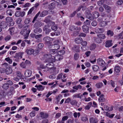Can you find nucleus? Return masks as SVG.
Returning <instances> with one entry per match:
<instances>
[{"label":"nucleus","mask_w":123,"mask_h":123,"mask_svg":"<svg viewBox=\"0 0 123 123\" xmlns=\"http://www.w3.org/2000/svg\"><path fill=\"white\" fill-rule=\"evenodd\" d=\"M61 55H56L54 56H52V55H48L47 54H45L44 55V57L45 60L46 62H47L49 61V62H55V60L56 61H60L62 60L63 58V56L62 55L64 53L65 51L63 50H61Z\"/></svg>","instance_id":"1"},{"label":"nucleus","mask_w":123,"mask_h":123,"mask_svg":"<svg viewBox=\"0 0 123 123\" xmlns=\"http://www.w3.org/2000/svg\"><path fill=\"white\" fill-rule=\"evenodd\" d=\"M43 40L46 44L48 45L49 47L50 48V46L52 44L51 41L53 40V39L49 37H44L43 38Z\"/></svg>","instance_id":"2"},{"label":"nucleus","mask_w":123,"mask_h":123,"mask_svg":"<svg viewBox=\"0 0 123 123\" xmlns=\"http://www.w3.org/2000/svg\"><path fill=\"white\" fill-rule=\"evenodd\" d=\"M44 59L45 60V61H44V62H49L47 64H46V70H47L48 71H49L50 70H52V68L53 66V62H52V63L51 62H49V61H48L47 62H46L45 60L46 59H45L44 57Z\"/></svg>","instance_id":"3"},{"label":"nucleus","mask_w":123,"mask_h":123,"mask_svg":"<svg viewBox=\"0 0 123 123\" xmlns=\"http://www.w3.org/2000/svg\"><path fill=\"white\" fill-rule=\"evenodd\" d=\"M30 32V30L29 29L27 31V29H24V30L22 31L20 33L21 34H23L24 36L25 34V37L24 38L25 39H26L27 38Z\"/></svg>","instance_id":"4"},{"label":"nucleus","mask_w":123,"mask_h":123,"mask_svg":"<svg viewBox=\"0 0 123 123\" xmlns=\"http://www.w3.org/2000/svg\"><path fill=\"white\" fill-rule=\"evenodd\" d=\"M34 51V49L31 48H27L25 51V52L29 55H30L32 54Z\"/></svg>","instance_id":"5"},{"label":"nucleus","mask_w":123,"mask_h":123,"mask_svg":"<svg viewBox=\"0 0 123 123\" xmlns=\"http://www.w3.org/2000/svg\"><path fill=\"white\" fill-rule=\"evenodd\" d=\"M97 62L98 64L101 66H103L105 64V61L101 58H99L98 59Z\"/></svg>","instance_id":"6"},{"label":"nucleus","mask_w":123,"mask_h":123,"mask_svg":"<svg viewBox=\"0 0 123 123\" xmlns=\"http://www.w3.org/2000/svg\"><path fill=\"white\" fill-rule=\"evenodd\" d=\"M112 40L107 41L105 43V46L106 47L109 48L112 46L113 45Z\"/></svg>","instance_id":"7"},{"label":"nucleus","mask_w":123,"mask_h":123,"mask_svg":"<svg viewBox=\"0 0 123 123\" xmlns=\"http://www.w3.org/2000/svg\"><path fill=\"white\" fill-rule=\"evenodd\" d=\"M82 29L83 31L85 33H87L89 32V28L87 25H84L82 26Z\"/></svg>","instance_id":"8"},{"label":"nucleus","mask_w":123,"mask_h":123,"mask_svg":"<svg viewBox=\"0 0 123 123\" xmlns=\"http://www.w3.org/2000/svg\"><path fill=\"white\" fill-rule=\"evenodd\" d=\"M99 13L96 11L93 12L92 13V17L93 20L94 18H96L98 17L99 16Z\"/></svg>","instance_id":"9"},{"label":"nucleus","mask_w":123,"mask_h":123,"mask_svg":"<svg viewBox=\"0 0 123 123\" xmlns=\"http://www.w3.org/2000/svg\"><path fill=\"white\" fill-rule=\"evenodd\" d=\"M121 70V68L118 65H116L115 66L114 68V71L116 72L119 73L120 72Z\"/></svg>","instance_id":"10"},{"label":"nucleus","mask_w":123,"mask_h":123,"mask_svg":"<svg viewBox=\"0 0 123 123\" xmlns=\"http://www.w3.org/2000/svg\"><path fill=\"white\" fill-rule=\"evenodd\" d=\"M12 72V70L10 66L8 68H6L5 72L7 74H11Z\"/></svg>","instance_id":"11"},{"label":"nucleus","mask_w":123,"mask_h":123,"mask_svg":"<svg viewBox=\"0 0 123 123\" xmlns=\"http://www.w3.org/2000/svg\"><path fill=\"white\" fill-rule=\"evenodd\" d=\"M31 75V71L28 70H26L25 73V75L26 77H29Z\"/></svg>","instance_id":"12"},{"label":"nucleus","mask_w":123,"mask_h":123,"mask_svg":"<svg viewBox=\"0 0 123 123\" xmlns=\"http://www.w3.org/2000/svg\"><path fill=\"white\" fill-rule=\"evenodd\" d=\"M42 31V29L39 28L37 27L34 30V32L35 33L39 34L41 33Z\"/></svg>","instance_id":"13"},{"label":"nucleus","mask_w":123,"mask_h":123,"mask_svg":"<svg viewBox=\"0 0 123 123\" xmlns=\"http://www.w3.org/2000/svg\"><path fill=\"white\" fill-rule=\"evenodd\" d=\"M95 32L97 33H103L104 31V30L103 28H95Z\"/></svg>","instance_id":"14"},{"label":"nucleus","mask_w":123,"mask_h":123,"mask_svg":"<svg viewBox=\"0 0 123 123\" xmlns=\"http://www.w3.org/2000/svg\"><path fill=\"white\" fill-rule=\"evenodd\" d=\"M35 87L37 88V90L39 91H42L44 89V86H43L41 85H36L35 86Z\"/></svg>","instance_id":"15"},{"label":"nucleus","mask_w":123,"mask_h":123,"mask_svg":"<svg viewBox=\"0 0 123 123\" xmlns=\"http://www.w3.org/2000/svg\"><path fill=\"white\" fill-rule=\"evenodd\" d=\"M41 117L43 118H46L48 117V115L47 113L43 112H41L40 113Z\"/></svg>","instance_id":"16"},{"label":"nucleus","mask_w":123,"mask_h":123,"mask_svg":"<svg viewBox=\"0 0 123 123\" xmlns=\"http://www.w3.org/2000/svg\"><path fill=\"white\" fill-rule=\"evenodd\" d=\"M7 24L5 21L2 22L0 25V27L2 28H6L7 26Z\"/></svg>","instance_id":"17"},{"label":"nucleus","mask_w":123,"mask_h":123,"mask_svg":"<svg viewBox=\"0 0 123 123\" xmlns=\"http://www.w3.org/2000/svg\"><path fill=\"white\" fill-rule=\"evenodd\" d=\"M104 95L103 94H101L99 96V98L98 99V100L100 102H104L105 101V99L104 98Z\"/></svg>","instance_id":"18"},{"label":"nucleus","mask_w":123,"mask_h":123,"mask_svg":"<svg viewBox=\"0 0 123 123\" xmlns=\"http://www.w3.org/2000/svg\"><path fill=\"white\" fill-rule=\"evenodd\" d=\"M92 69L94 71L96 72L99 70V68L98 66L96 65H94L93 66Z\"/></svg>","instance_id":"19"},{"label":"nucleus","mask_w":123,"mask_h":123,"mask_svg":"<svg viewBox=\"0 0 123 123\" xmlns=\"http://www.w3.org/2000/svg\"><path fill=\"white\" fill-rule=\"evenodd\" d=\"M90 123H97L98 120L96 118L92 117L90 119Z\"/></svg>","instance_id":"20"},{"label":"nucleus","mask_w":123,"mask_h":123,"mask_svg":"<svg viewBox=\"0 0 123 123\" xmlns=\"http://www.w3.org/2000/svg\"><path fill=\"white\" fill-rule=\"evenodd\" d=\"M103 6L107 12H109L110 11L111 7L110 6L106 4L103 5Z\"/></svg>","instance_id":"21"},{"label":"nucleus","mask_w":123,"mask_h":123,"mask_svg":"<svg viewBox=\"0 0 123 123\" xmlns=\"http://www.w3.org/2000/svg\"><path fill=\"white\" fill-rule=\"evenodd\" d=\"M24 53L22 52H20L16 54V56L17 57H18L20 59L22 58V56L24 54Z\"/></svg>","instance_id":"22"},{"label":"nucleus","mask_w":123,"mask_h":123,"mask_svg":"<svg viewBox=\"0 0 123 123\" xmlns=\"http://www.w3.org/2000/svg\"><path fill=\"white\" fill-rule=\"evenodd\" d=\"M55 7V3L54 2H53L50 4L48 6L49 8L51 10L54 9Z\"/></svg>","instance_id":"23"},{"label":"nucleus","mask_w":123,"mask_h":123,"mask_svg":"<svg viewBox=\"0 0 123 123\" xmlns=\"http://www.w3.org/2000/svg\"><path fill=\"white\" fill-rule=\"evenodd\" d=\"M82 39L81 37L76 38L75 39V41L76 43L77 44H80L82 41Z\"/></svg>","instance_id":"24"},{"label":"nucleus","mask_w":123,"mask_h":123,"mask_svg":"<svg viewBox=\"0 0 123 123\" xmlns=\"http://www.w3.org/2000/svg\"><path fill=\"white\" fill-rule=\"evenodd\" d=\"M80 47L79 46H74L72 48L76 52H79L80 51Z\"/></svg>","instance_id":"25"},{"label":"nucleus","mask_w":123,"mask_h":123,"mask_svg":"<svg viewBox=\"0 0 123 123\" xmlns=\"http://www.w3.org/2000/svg\"><path fill=\"white\" fill-rule=\"evenodd\" d=\"M2 87L4 89H7L9 88V85L6 83L3 84Z\"/></svg>","instance_id":"26"},{"label":"nucleus","mask_w":123,"mask_h":123,"mask_svg":"<svg viewBox=\"0 0 123 123\" xmlns=\"http://www.w3.org/2000/svg\"><path fill=\"white\" fill-rule=\"evenodd\" d=\"M48 12L46 10L44 11H43L40 14V16L41 17H44L48 14Z\"/></svg>","instance_id":"27"},{"label":"nucleus","mask_w":123,"mask_h":123,"mask_svg":"<svg viewBox=\"0 0 123 123\" xmlns=\"http://www.w3.org/2000/svg\"><path fill=\"white\" fill-rule=\"evenodd\" d=\"M98 37L100 39H104L106 38L105 35L103 34H100L97 35Z\"/></svg>","instance_id":"28"},{"label":"nucleus","mask_w":123,"mask_h":123,"mask_svg":"<svg viewBox=\"0 0 123 123\" xmlns=\"http://www.w3.org/2000/svg\"><path fill=\"white\" fill-rule=\"evenodd\" d=\"M57 51L55 49H51L50 50V55H54L57 53Z\"/></svg>","instance_id":"29"},{"label":"nucleus","mask_w":123,"mask_h":123,"mask_svg":"<svg viewBox=\"0 0 123 123\" xmlns=\"http://www.w3.org/2000/svg\"><path fill=\"white\" fill-rule=\"evenodd\" d=\"M73 88L76 90H78L79 89H80L82 88V86L80 85L78 86H74L73 87Z\"/></svg>","instance_id":"30"},{"label":"nucleus","mask_w":123,"mask_h":123,"mask_svg":"<svg viewBox=\"0 0 123 123\" xmlns=\"http://www.w3.org/2000/svg\"><path fill=\"white\" fill-rule=\"evenodd\" d=\"M52 24L53 25L51 26V29L53 30L56 31L57 29V26L55 24V23L53 22H51Z\"/></svg>","instance_id":"31"},{"label":"nucleus","mask_w":123,"mask_h":123,"mask_svg":"<svg viewBox=\"0 0 123 123\" xmlns=\"http://www.w3.org/2000/svg\"><path fill=\"white\" fill-rule=\"evenodd\" d=\"M103 86V84L102 82H99L96 84L95 86L97 88H100L102 87Z\"/></svg>","instance_id":"32"},{"label":"nucleus","mask_w":123,"mask_h":123,"mask_svg":"<svg viewBox=\"0 0 123 123\" xmlns=\"http://www.w3.org/2000/svg\"><path fill=\"white\" fill-rule=\"evenodd\" d=\"M107 34L108 36H109L111 37L113 35L114 33L112 31L109 30L107 31Z\"/></svg>","instance_id":"33"},{"label":"nucleus","mask_w":123,"mask_h":123,"mask_svg":"<svg viewBox=\"0 0 123 123\" xmlns=\"http://www.w3.org/2000/svg\"><path fill=\"white\" fill-rule=\"evenodd\" d=\"M58 81H55V83H55L54 82L48 84V85H53L52 86H51V87H55V86L56 85H58V84L57 83Z\"/></svg>","instance_id":"34"},{"label":"nucleus","mask_w":123,"mask_h":123,"mask_svg":"<svg viewBox=\"0 0 123 123\" xmlns=\"http://www.w3.org/2000/svg\"><path fill=\"white\" fill-rule=\"evenodd\" d=\"M86 17L87 18L91 20H93V19L92 17V15L90 13H89L87 14V15H86Z\"/></svg>","instance_id":"35"},{"label":"nucleus","mask_w":123,"mask_h":123,"mask_svg":"<svg viewBox=\"0 0 123 123\" xmlns=\"http://www.w3.org/2000/svg\"><path fill=\"white\" fill-rule=\"evenodd\" d=\"M62 43L59 40H57L54 41V45L60 44Z\"/></svg>","instance_id":"36"},{"label":"nucleus","mask_w":123,"mask_h":123,"mask_svg":"<svg viewBox=\"0 0 123 123\" xmlns=\"http://www.w3.org/2000/svg\"><path fill=\"white\" fill-rule=\"evenodd\" d=\"M107 24V22L106 21H104L100 23V26L104 27L106 26Z\"/></svg>","instance_id":"37"},{"label":"nucleus","mask_w":123,"mask_h":123,"mask_svg":"<svg viewBox=\"0 0 123 123\" xmlns=\"http://www.w3.org/2000/svg\"><path fill=\"white\" fill-rule=\"evenodd\" d=\"M6 20L7 22L9 23L12 22V19L11 17H8L6 18Z\"/></svg>","instance_id":"38"},{"label":"nucleus","mask_w":123,"mask_h":123,"mask_svg":"<svg viewBox=\"0 0 123 123\" xmlns=\"http://www.w3.org/2000/svg\"><path fill=\"white\" fill-rule=\"evenodd\" d=\"M96 44H92L90 46V50H93L95 48Z\"/></svg>","instance_id":"39"},{"label":"nucleus","mask_w":123,"mask_h":123,"mask_svg":"<svg viewBox=\"0 0 123 123\" xmlns=\"http://www.w3.org/2000/svg\"><path fill=\"white\" fill-rule=\"evenodd\" d=\"M70 103L72 105H76L77 104V102L75 100H72Z\"/></svg>","instance_id":"40"},{"label":"nucleus","mask_w":123,"mask_h":123,"mask_svg":"<svg viewBox=\"0 0 123 123\" xmlns=\"http://www.w3.org/2000/svg\"><path fill=\"white\" fill-rule=\"evenodd\" d=\"M14 29L13 27L11 28L8 30V31L9 32L10 34L11 35H12L13 33L14 32Z\"/></svg>","instance_id":"41"},{"label":"nucleus","mask_w":123,"mask_h":123,"mask_svg":"<svg viewBox=\"0 0 123 123\" xmlns=\"http://www.w3.org/2000/svg\"><path fill=\"white\" fill-rule=\"evenodd\" d=\"M12 12L13 11L10 9H9L6 11V13L7 14L11 16H12Z\"/></svg>","instance_id":"42"},{"label":"nucleus","mask_w":123,"mask_h":123,"mask_svg":"<svg viewBox=\"0 0 123 123\" xmlns=\"http://www.w3.org/2000/svg\"><path fill=\"white\" fill-rule=\"evenodd\" d=\"M5 60L7 62H8L10 64L12 62V60L9 57H8L5 58Z\"/></svg>","instance_id":"43"},{"label":"nucleus","mask_w":123,"mask_h":123,"mask_svg":"<svg viewBox=\"0 0 123 123\" xmlns=\"http://www.w3.org/2000/svg\"><path fill=\"white\" fill-rule=\"evenodd\" d=\"M60 44L58 45H54L52 44V46H54L55 49L56 50L59 49L60 47Z\"/></svg>","instance_id":"44"},{"label":"nucleus","mask_w":123,"mask_h":123,"mask_svg":"<svg viewBox=\"0 0 123 123\" xmlns=\"http://www.w3.org/2000/svg\"><path fill=\"white\" fill-rule=\"evenodd\" d=\"M81 120L83 122H85L88 120V119L86 117H81Z\"/></svg>","instance_id":"45"},{"label":"nucleus","mask_w":123,"mask_h":123,"mask_svg":"<svg viewBox=\"0 0 123 123\" xmlns=\"http://www.w3.org/2000/svg\"><path fill=\"white\" fill-rule=\"evenodd\" d=\"M20 11H18L16 12L15 13V16L16 17H19L20 16Z\"/></svg>","instance_id":"46"},{"label":"nucleus","mask_w":123,"mask_h":123,"mask_svg":"<svg viewBox=\"0 0 123 123\" xmlns=\"http://www.w3.org/2000/svg\"><path fill=\"white\" fill-rule=\"evenodd\" d=\"M19 75H20L18 76L19 77V78L17 77H15L14 78V80L17 81H18L19 79H20L21 77V74H20Z\"/></svg>","instance_id":"47"},{"label":"nucleus","mask_w":123,"mask_h":123,"mask_svg":"<svg viewBox=\"0 0 123 123\" xmlns=\"http://www.w3.org/2000/svg\"><path fill=\"white\" fill-rule=\"evenodd\" d=\"M63 74L62 73H61L59 74L57 76L56 79L57 80H59L60 79H62Z\"/></svg>","instance_id":"48"},{"label":"nucleus","mask_w":123,"mask_h":123,"mask_svg":"<svg viewBox=\"0 0 123 123\" xmlns=\"http://www.w3.org/2000/svg\"><path fill=\"white\" fill-rule=\"evenodd\" d=\"M20 66L21 67L24 68H25L26 66L25 63L23 62H22L20 64Z\"/></svg>","instance_id":"49"},{"label":"nucleus","mask_w":123,"mask_h":123,"mask_svg":"<svg viewBox=\"0 0 123 123\" xmlns=\"http://www.w3.org/2000/svg\"><path fill=\"white\" fill-rule=\"evenodd\" d=\"M76 29L75 27L74 26L71 25L69 28V29L71 31H73Z\"/></svg>","instance_id":"50"},{"label":"nucleus","mask_w":123,"mask_h":123,"mask_svg":"<svg viewBox=\"0 0 123 123\" xmlns=\"http://www.w3.org/2000/svg\"><path fill=\"white\" fill-rule=\"evenodd\" d=\"M81 45L83 46H86L87 44V42L86 41H84L82 40V41L81 42Z\"/></svg>","instance_id":"51"},{"label":"nucleus","mask_w":123,"mask_h":123,"mask_svg":"<svg viewBox=\"0 0 123 123\" xmlns=\"http://www.w3.org/2000/svg\"><path fill=\"white\" fill-rule=\"evenodd\" d=\"M35 115V111H32L30 113V116L31 117L34 116Z\"/></svg>","instance_id":"52"},{"label":"nucleus","mask_w":123,"mask_h":123,"mask_svg":"<svg viewBox=\"0 0 123 123\" xmlns=\"http://www.w3.org/2000/svg\"><path fill=\"white\" fill-rule=\"evenodd\" d=\"M74 57L75 60H77L79 58V55L77 53H75L74 54Z\"/></svg>","instance_id":"53"},{"label":"nucleus","mask_w":123,"mask_h":123,"mask_svg":"<svg viewBox=\"0 0 123 123\" xmlns=\"http://www.w3.org/2000/svg\"><path fill=\"white\" fill-rule=\"evenodd\" d=\"M44 46V44L42 43H40L38 45V47L39 48H42Z\"/></svg>","instance_id":"54"},{"label":"nucleus","mask_w":123,"mask_h":123,"mask_svg":"<svg viewBox=\"0 0 123 123\" xmlns=\"http://www.w3.org/2000/svg\"><path fill=\"white\" fill-rule=\"evenodd\" d=\"M71 99L70 98H67L65 101V103H69L71 102Z\"/></svg>","instance_id":"55"},{"label":"nucleus","mask_w":123,"mask_h":123,"mask_svg":"<svg viewBox=\"0 0 123 123\" xmlns=\"http://www.w3.org/2000/svg\"><path fill=\"white\" fill-rule=\"evenodd\" d=\"M10 39L11 36L9 35H8L5 37V40L6 41H7L10 40Z\"/></svg>","instance_id":"56"},{"label":"nucleus","mask_w":123,"mask_h":123,"mask_svg":"<svg viewBox=\"0 0 123 123\" xmlns=\"http://www.w3.org/2000/svg\"><path fill=\"white\" fill-rule=\"evenodd\" d=\"M34 8L33 7H32V8H31L29 10V11H28V14H31V12H32V11H33L34 10Z\"/></svg>","instance_id":"57"},{"label":"nucleus","mask_w":123,"mask_h":123,"mask_svg":"<svg viewBox=\"0 0 123 123\" xmlns=\"http://www.w3.org/2000/svg\"><path fill=\"white\" fill-rule=\"evenodd\" d=\"M3 66L5 68H8L10 66L9 65H8V64L6 63L3 64Z\"/></svg>","instance_id":"58"},{"label":"nucleus","mask_w":123,"mask_h":123,"mask_svg":"<svg viewBox=\"0 0 123 123\" xmlns=\"http://www.w3.org/2000/svg\"><path fill=\"white\" fill-rule=\"evenodd\" d=\"M84 23L86 25H88L90 24L91 21L90 20L87 19L84 22Z\"/></svg>","instance_id":"59"},{"label":"nucleus","mask_w":123,"mask_h":123,"mask_svg":"<svg viewBox=\"0 0 123 123\" xmlns=\"http://www.w3.org/2000/svg\"><path fill=\"white\" fill-rule=\"evenodd\" d=\"M61 0L64 5H66L68 3L67 0Z\"/></svg>","instance_id":"60"},{"label":"nucleus","mask_w":123,"mask_h":123,"mask_svg":"<svg viewBox=\"0 0 123 123\" xmlns=\"http://www.w3.org/2000/svg\"><path fill=\"white\" fill-rule=\"evenodd\" d=\"M30 19L29 18H26L25 20L24 23L26 24H27L29 23Z\"/></svg>","instance_id":"61"},{"label":"nucleus","mask_w":123,"mask_h":123,"mask_svg":"<svg viewBox=\"0 0 123 123\" xmlns=\"http://www.w3.org/2000/svg\"><path fill=\"white\" fill-rule=\"evenodd\" d=\"M68 118V116H64L62 118V121H65L67 120Z\"/></svg>","instance_id":"62"},{"label":"nucleus","mask_w":123,"mask_h":123,"mask_svg":"<svg viewBox=\"0 0 123 123\" xmlns=\"http://www.w3.org/2000/svg\"><path fill=\"white\" fill-rule=\"evenodd\" d=\"M104 3V1L101 0L98 2V5L99 6L101 5Z\"/></svg>","instance_id":"63"},{"label":"nucleus","mask_w":123,"mask_h":123,"mask_svg":"<svg viewBox=\"0 0 123 123\" xmlns=\"http://www.w3.org/2000/svg\"><path fill=\"white\" fill-rule=\"evenodd\" d=\"M91 24L92 26H95L97 25V22L95 21H93L92 22Z\"/></svg>","instance_id":"64"}]
</instances>
